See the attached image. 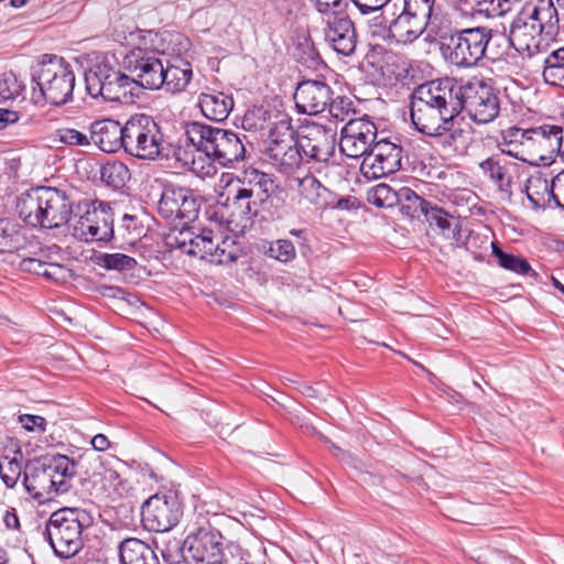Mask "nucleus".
Wrapping results in <instances>:
<instances>
[{"instance_id":"1","label":"nucleus","mask_w":564,"mask_h":564,"mask_svg":"<svg viewBox=\"0 0 564 564\" xmlns=\"http://www.w3.org/2000/svg\"><path fill=\"white\" fill-rule=\"evenodd\" d=\"M558 13L552 0L529 2L510 25L509 36L496 33V46L501 51L513 47L529 56L545 52L558 34Z\"/></svg>"},{"instance_id":"2","label":"nucleus","mask_w":564,"mask_h":564,"mask_svg":"<svg viewBox=\"0 0 564 564\" xmlns=\"http://www.w3.org/2000/svg\"><path fill=\"white\" fill-rule=\"evenodd\" d=\"M458 97L455 82L445 77L419 85L410 97V117L417 132H435L458 116Z\"/></svg>"},{"instance_id":"3","label":"nucleus","mask_w":564,"mask_h":564,"mask_svg":"<svg viewBox=\"0 0 564 564\" xmlns=\"http://www.w3.org/2000/svg\"><path fill=\"white\" fill-rule=\"evenodd\" d=\"M496 33L488 26L454 29L440 36L443 59L457 69H469L484 58L499 59L505 55L496 46Z\"/></svg>"},{"instance_id":"4","label":"nucleus","mask_w":564,"mask_h":564,"mask_svg":"<svg viewBox=\"0 0 564 564\" xmlns=\"http://www.w3.org/2000/svg\"><path fill=\"white\" fill-rule=\"evenodd\" d=\"M74 206L75 203L66 191L37 186L21 194L17 210L26 225L53 229L70 221Z\"/></svg>"},{"instance_id":"5","label":"nucleus","mask_w":564,"mask_h":564,"mask_svg":"<svg viewBox=\"0 0 564 564\" xmlns=\"http://www.w3.org/2000/svg\"><path fill=\"white\" fill-rule=\"evenodd\" d=\"M185 135L197 151L223 167H231L246 158V134L192 121L185 127Z\"/></svg>"},{"instance_id":"6","label":"nucleus","mask_w":564,"mask_h":564,"mask_svg":"<svg viewBox=\"0 0 564 564\" xmlns=\"http://www.w3.org/2000/svg\"><path fill=\"white\" fill-rule=\"evenodd\" d=\"M93 523V516L85 509L62 508L51 514L44 534L56 556L70 558L83 549V531Z\"/></svg>"},{"instance_id":"7","label":"nucleus","mask_w":564,"mask_h":564,"mask_svg":"<svg viewBox=\"0 0 564 564\" xmlns=\"http://www.w3.org/2000/svg\"><path fill=\"white\" fill-rule=\"evenodd\" d=\"M31 76L48 104L64 106L73 100L76 77L65 58L54 54L42 55L32 66Z\"/></svg>"},{"instance_id":"8","label":"nucleus","mask_w":564,"mask_h":564,"mask_svg":"<svg viewBox=\"0 0 564 564\" xmlns=\"http://www.w3.org/2000/svg\"><path fill=\"white\" fill-rule=\"evenodd\" d=\"M123 151L130 156L154 161L166 155L170 142L161 124L145 113L131 116L123 124Z\"/></svg>"},{"instance_id":"9","label":"nucleus","mask_w":564,"mask_h":564,"mask_svg":"<svg viewBox=\"0 0 564 564\" xmlns=\"http://www.w3.org/2000/svg\"><path fill=\"white\" fill-rule=\"evenodd\" d=\"M510 138L506 144L520 143L530 159L521 158L522 161L531 164L542 163L547 165L560 154L563 145L564 128L556 123H543L540 126L522 129L511 127L507 130Z\"/></svg>"},{"instance_id":"10","label":"nucleus","mask_w":564,"mask_h":564,"mask_svg":"<svg viewBox=\"0 0 564 564\" xmlns=\"http://www.w3.org/2000/svg\"><path fill=\"white\" fill-rule=\"evenodd\" d=\"M88 95L109 102L126 104L134 95L135 83L108 63H98L85 73Z\"/></svg>"},{"instance_id":"11","label":"nucleus","mask_w":564,"mask_h":564,"mask_svg":"<svg viewBox=\"0 0 564 564\" xmlns=\"http://www.w3.org/2000/svg\"><path fill=\"white\" fill-rule=\"evenodd\" d=\"M224 536L205 517H199L183 543L184 557L193 564L225 563Z\"/></svg>"},{"instance_id":"12","label":"nucleus","mask_w":564,"mask_h":564,"mask_svg":"<svg viewBox=\"0 0 564 564\" xmlns=\"http://www.w3.org/2000/svg\"><path fill=\"white\" fill-rule=\"evenodd\" d=\"M79 218L72 225V235L83 241L110 243L113 238V213L108 203L82 200L76 205Z\"/></svg>"},{"instance_id":"13","label":"nucleus","mask_w":564,"mask_h":564,"mask_svg":"<svg viewBox=\"0 0 564 564\" xmlns=\"http://www.w3.org/2000/svg\"><path fill=\"white\" fill-rule=\"evenodd\" d=\"M458 97V115L466 110L469 118L477 123L494 121L500 111L498 91L484 80L468 82L465 85L455 83Z\"/></svg>"},{"instance_id":"14","label":"nucleus","mask_w":564,"mask_h":564,"mask_svg":"<svg viewBox=\"0 0 564 564\" xmlns=\"http://www.w3.org/2000/svg\"><path fill=\"white\" fill-rule=\"evenodd\" d=\"M68 462L59 458V454L44 456L28 466L23 484L28 492L39 501H50L65 494L64 485L54 481V470L67 473Z\"/></svg>"},{"instance_id":"15","label":"nucleus","mask_w":564,"mask_h":564,"mask_svg":"<svg viewBox=\"0 0 564 564\" xmlns=\"http://www.w3.org/2000/svg\"><path fill=\"white\" fill-rule=\"evenodd\" d=\"M183 516L182 503L174 492L155 494L141 507V521L148 531L167 532Z\"/></svg>"},{"instance_id":"16","label":"nucleus","mask_w":564,"mask_h":564,"mask_svg":"<svg viewBox=\"0 0 564 564\" xmlns=\"http://www.w3.org/2000/svg\"><path fill=\"white\" fill-rule=\"evenodd\" d=\"M123 67L132 76L135 83V89H160L163 86L161 82L163 63L156 56V52L142 47H134L123 57Z\"/></svg>"},{"instance_id":"17","label":"nucleus","mask_w":564,"mask_h":564,"mask_svg":"<svg viewBox=\"0 0 564 564\" xmlns=\"http://www.w3.org/2000/svg\"><path fill=\"white\" fill-rule=\"evenodd\" d=\"M200 199L193 189L172 184L165 185L158 202V213L167 220H184L185 224L196 219Z\"/></svg>"},{"instance_id":"18","label":"nucleus","mask_w":564,"mask_h":564,"mask_svg":"<svg viewBox=\"0 0 564 564\" xmlns=\"http://www.w3.org/2000/svg\"><path fill=\"white\" fill-rule=\"evenodd\" d=\"M299 147L303 158L318 164L316 171L321 173L335 154L336 133L333 129L318 123L307 124L302 129Z\"/></svg>"},{"instance_id":"19","label":"nucleus","mask_w":564,"mask_h":564,"mask_svg":"<svg viewBox=\"0 0 564 564\" xmlns=\"http://www.w3.org/2000/svg\"><path fill=\"white\" fill-rule=\"evenodd\" d=\"M377 127L368 118L349 119L341 129L340 151L348 158H365L375 145Z\"/></svg>"},{"instance_id":"20","label":"nucleus","mask_w":564,"mask_h":564,"mask_svg":"<svg viewBox=\"0 0 564 564\" xmlns=\"http://www.w3.org/2000/svg\"><path fill=\"white\" fill-rule=\"evenodd\" d=\"M402 147L387 139L379 140L364 158L361 171L368 178H380L401 169Z\"/></svg>"},{"instance_id":"21","label":"nucleus","mask_w":564,"mask_h":564,"mask_svg":"<svg viewBox=\"0 0 564 564\" xmlns=\"http://www.w3.org/2000/svg\"><path fill=\"white\" fill-rule=\"evenodd\" d=\"M506 154L518 158L512 150L502 149L501 153L492 154L479 163L484 176L488 178L507 198L512 197V184L519 172V164L506 158Z\"/></svg>"},{"instance_id":"22","label":"nucleus","mask_w":564,"mask_h":564,"mask_svg":"<svg viewBox=\"0 0 564 564\" xmlns=\"http://www.w3.org/2000/svg\"><path fill=\"white\" fill-rule=\"evenodd\" d=\"M268 116L269 112L261 108L248 112L242 119V128L245 130H268L267 145L299 137L292 126V119L288 115H278L274 121H270Z\"/></svg>"},{"instance_id":"23","label":"nucleus","mask_w":564,"mask_h":564,"mask_svg":"<svg viewBox=\"0 0 564 564\" xmlns=\"http://www.w3.org/2000/svg\"><path fill=\"white\" fill-rule=\"evenodd\" d=\"M335 95L333 87L321 79H304L297 84L294 100L299 112L318 115L326 110Z\"/></svg>"},{"instance_id":"24","label":"nucleus","mask_w":564,"mask_h":564,"mask_svg":"<svg viewBox=\"0 0 564 564\" xmlns=\"http://www.w3.org/2000/svg\"><path fill=\"white\" fill-rule=\"evenodd\" d=\"M324 39L337 54L352 55L357 46L354 22L347 15L329 14L324 26Z\"/></svg>"},{"instance_id":"25","label":"nucleus","mask_w":564,"mask_h":564,"mask_svg":"<svg viewBox=\"0 0 564 564\" xmlns=\"http://www.w3.org/2000/svg\"><path fill=\"white\" fill-rule=\"evenodd\" d=\"M237 186L246 188L252 199L262 205L263 200L272 196L278 188V178L270 173L260 171L256 167L245 169L236 180H231Z\"/></svg>"},{"instance_id":"26","label":"nucleus","mask_w":564,"mask_h":564,"mask_svg":"<svg viewBox=\"0 0 564 564\" xmlns=\"http://www.w3.org/2000/svg\"><path fill=\"white\" fill-rule=\"evenodd\" d=\"M90 143L93 142L106 153L123 150V126L113 119L95 120L89 127Z\"/></svg>"},{"instance_id":"27","label":"nucleus","mask_w":564,"mask_h":564,"mask_svg":"<svg viewBox=\"0 0 564 564\" xmlns=\"http://www.w3.org/2000/svg\"><path fill=\"white\" fill-rule=\"evenodd\" d=\"M299 144L300 135L290 141L267 145L265 153L280 172L289 174L297 169L303 160Z\"/></svg>"},{"instance_id":"28","label":"nucleus","mask_w":564,"mask_h":564,"mask_svg":"<svg viewBox=\"0 0 564 564\" xmlns=\"http://www.w3.org/2000/svg\"><path fill=\"white\" fill-rule=\"evenodd\" d=\"M456 118H449L448 122H444L443 127L435 132H431L427 137L451 153L464 154L470 143L469 132L459 126H455Z\"/></svg>"},{"instance_id":"29","label":"nucleus","mask_w":564,"mask_h":564,"mask_svg":"<svg viewBox=\"0 0 564 564\" xmlns=\"http://www.w3.org/2000/svg\"><path fill=\"white\" fill-rule=\"evenodd\" d=\"M234 98L230 94L210 89L198 97L202 113L212 121H224L234 109Z\"/></svg>"},{"instance_id":"30","label":"nucleus","mask_w":564,"mask_h":564,"mask_svg":"<svg viewBox=\"0 0 564 564\" xmlns=\"http://www.w3.org/2000/svg\"><path fill=\"white\" fill-rule=\"evenodd\" d=\"M251 193H247L246 188H241L230 181L227 183L226 192L221 197L226 196L225 206L231 208L232 214L248 220L254 218L261 210V205L252 199Z\"/></svg>"},{"instance_id":"31","label":"nucleus","mask_w":564,"mask_h":564,"mask_svg":"<svg viewBox=\"0 0 564 564\" xmlns=\"http://www.w3.org/2000/svg\"><path fill=\"white\" fill-rule=\"evenodd\" d=\"M429 24L402 11L388 26V36L397 43L410 44L419 39Z\"/></svg>"},{"instance_id":"32","label":"nucleus","mask_w":564,"mask_h":564,"mask_svg":"<svg viewBox=\"0 0 564 564\" xmlns=\"http://www.w3.org/2000/svg\"><path fill=\"white\" fill-rule=\"evenodd\" d=\"M120 564H161L156 553L145 542L128 538L118 545Z\"/></svg>"},{"instance_id":"33","label":"nucleus","mask_w":564,"mask_h":564,"mask_svg":"<svg viewBox=\"0 0 564 564\" xmlns=\"http://www.w3.org/2000/svg\"><path fill=\"white\" fill-rule=\"evenodd\" d=\"M297 189L301 198L318 209H326L333 204V192L312 175L299 178Z\"/></svg>"},{"instance_id":"34","label":"nucleus","mask_w":564,"mask_h":564,"mask_svg":"<svg viewBox=\"0 0 564 564\" xmlns=\"http://www.w3.org/2000/svg\"><path fill=\"white\" fill-rule=\"evenodd\" d=\"M143 227L135 216L124 214L117 228H113V238L110 243L113 248L128 250L133 248L141 239Z\"/></svg>"},{"instance_id":"35","label":"nucleus","mask_w":564,"mask_h":564,"mask_svg":"<svg viewBox=\"0 0 564 564\" xmlns=\"http://www.w3.org/2000/svg\"><path fill=\"white\" fill-rule=\"evenodd\" d=\"M177 63L178 64H167L162 68V88L172 94L185 90L193 75V70L188 62L178 59Z\"/></svg>"},{"instance_id":"36","label":"nucleus","mask_w":564,"mask_h":564,"mask_svg":"<svg viewBox=\"0 0 564 564\" xmlns=\"http://www.w3.org/2000/svg\"><path fill=\"white\" fill-rule=\"evenodd\" d=\"M492 254L497 258L498 264L513 273L538 279L539 274L531 268L530 263L521 256L503 251L497 242H491Z\"/></svg>"},{"instance_id":"37","label":"nucleus","mask_w":564,"mask_h":564,"mask_svg":"<svg viewBox=\"0 0 564 564\" xmlns=\"http://www.w3.org/2000/svg\"><path fill=\"white\" fill-rule=\"evenodd\" d=\"M130 177L128 166L120 161L107 162L100 167L101 181L115 191L124 188Z\"/></svg>"},{"instance_id":"38","label":"nucleus","mask_w":564,"mask_h":564,"mask_svg":"<svg viewBox=\"0 0 564 564\" xmlns=\"http://www.w3.org/2000/svg\"><path fill=\"white\" fill-rule=\"evenodd\" d=\"M424 216L427 221L435 224L442 230L444 236L459 242L460 225L458 220L448 216L442 208L435 205H431Z\"/></svg>"},{"instance_id":"39","label":"nucleus","mask_w":564,"mask_h":564,"mask_svg":"<svg viewBox=\"0 0 564 564\" xmlns=\"http://www.w3.org/2000/svg\"><path fill=\"white\" fill-rule=\"evenodd\" d=\"M524 191L534 208L544 207L551 199L549 180L541 173L528 178Z\"/></svg>"},{"instance_id":"40","label":"nucleus","mask_w":564,"mask_h":564,"mask_svg":"<svg viewBox=\"0 0 564 564\" xmlns=\"http://www.w3.org/2000/svg\"><path fill=\"white\" fill-rule=\"evenodd\" d=\"M400 210L403 215L410 218H416L420 215H425L431 203L419 196L414 191L403 187L399 191Z\"/></svg>"},{"instance_id":"41","label":"nucleus","mask_w":564,"mask_h":564,"mask_svg":"<svg viewBox=\"0 0 564 564\" xmlns=\"http://www.w3.org/2000/svg\"><path fill=\"white\" fill-rule=\"evenodd\" d=\"M25 237L9 219H0V253L14 252L24 247Z\"/></svg>"},{"instance_id":"42","label":"nucleus","mask_w":564,"mask_h":564,"mask_svg":"<svg viewBox=\"0 0 564 564\" xmlns=\"http://www.w3.org/2000/svg\"><path fill=\"white\" fill-rule=\"evenodd\" d=\"M95 263L105 270L118 272L132 271L138 264L133 257L120 252H100L95 256Z\"/></svg>"},{"instance_id":"43","label":"nucleus","mask_w":564,"mask_h":564,"mask_svg":"<svg viewBox=\"0 0 564 564\" xmlns=\"http://www.w3.org/2000/svg\"><path fill=\"white\" fill-rule=\"evenodd\" d=\"M367 200L378 208H390L398 205L399 192H395L388 184L381 183L368 192Z\"/></svg>"},{"instance_id":"44","label":"nucleus","mask_w":564,"mask_h":564,"mask_svg":"<svg viewBox=\"0 0 564 564\" xmlns=\"http://www.w3.org/2000/svg\"><path fill=\"white\" fill-rule=\"evenodd\" d=\"M293 55L297 62L308 68H316L323 63L311 39H305L303 42L299 43L294 48Z\"/></svg>"},{"instance_id":"45","label":"nucleus","mask_w":564,"mask_h":564,"mask_svg":"<svg viewBox=\"0 0 564 564\" xmlns=\"http://www.w3.org/2000/svg\"><path fill=\"white\" fill-rule=\"evenodd\" d=\"M24 89V85L13 72H4L0 75V101L18 98Z\"/></svg>"},{"instance_id":"46","label":"nucleus","mask_w":564,"mask_h":564,"mask_svg":"<svg viewBox=\"0 0 564 564\" xmlns=\"http://www.w3.org/2000/svg\"><path fill=\"white\" fill-rule=\"evenodd\" d=\"M326 110H328L329 115L339 121H345L352 119L351 116L355 115V106L354 101L347 96H333V100L327 106Z\"/></svg>"},{"instance_id":"47","label":"nucleus","mask_w":564,"mask_h":564,"mask_svg":"<svg viewBox=\"0 0 564 564\" xmlns=\"http://www.w3.org/2000/svg\"><path fill=\"white\" fill-rule=\"evenodd\" d=\"M55 140L68 147H88L90 132L85 133L75 128H59L55 132Z\"/></svg>"},{"instance_id":"48","label":"nucleus","mask_w":564,"mask_h":564,"mask_svg":"<svg viewBox=\"0 0 564 564\" xmlns=\"http://www.w3.org/2000/svg\"><path fill=\"white\" fill-rule=\"evenodd\" d=\"M195 234L194 228L184 226L181 229L172 230L166 236L165 242L170 248L181 250L187 254Z\"/></svg>"},{"instance_id":"49","label":"nucleus","mask_w":564,"mask_h":564,"mask_svg":"<svg viewBox=\"0 0 564 564\" xmlns=\"http://www.w3.org/2000/svg\"><path fill=\"white\" fill-rule=\"evenodd\" d=\"M285 196L284 188L278 183L273 195L262 202L261 209L268 212L272 219H281L285 214Z\"/></svg>"},{"instance_id":"50","label":"nucleus","mask_w":564,"mask_h":564,"mask_svg":"<svg viewBox=\"0 0 564 564\" xmlns=\"http://www.w3.org/2000/svg\"><path fill=\"white\" fill-rule=\"evenodd\" d=\"M265 253L280 262L288 263L295 259L296 250L292 241L288 239H278L270 243Z\"/></svg>"},{"instance_id":"51","label":"nucleus","mask_w":564,"mask_h":564,"mask_svg":"<svg viewBox=\"0 0 564 564\" xmlns=\"http://www.w3.org/2000/svg\"><path fill=\"white\" fill-rule=\"evenodd\" d=\"M235 241L231 239H223L215 246L214 254L210 258V263L214 264H228L238 259Z\"/></svg>"},{"instance_id":"52","label":"nucleus","mask_w":564,"mask_h":564,"mask_svg":"<svg viewBox=\"0 0 564 564\" xmlns=\"http://www.w3.org/2000/svg\"><path fill=\"white\" fill-rule=\"evenodd\" d=\"M22 473L21 463L17 458L4 457L0 462V477L8 488H13Z\"/></svg>"},{"instance_id":"53","label":"nucleus","mask_w":564,"mask_h":564,"mask_svg":"<svg viewBox=\"0 0 564 564\" xmlns=\"http://www.w3.org/2000/svg\"><path fill=\"white\" fill-rule=\"evenodd\" d=\"M434 2L435 0H403L402 11L429 24Z\"/></svg>"},{"instance_id":"54","label":"nucleus","mask_w":564,"mask_h":564,"mask_svg":"<svg viewBox=\"0 0 564 564\" xmlns=\"http://www.w3.org/2000/svg\"><path fill=\"white\" fill-rule=\"evenodd\" d=\"M265 2L276 17L289 21L296 15L303 0H265Z\"/></svg>"},{"instance_id":"55","label":"nucleus","mask_w":564,"mask_h":564,"mask_svg":"<svg viewBox=\"0 0 564 564\" xmlns=\"http://www.w3.org/2000/svg\"><path fill=\"white\" fill-rule=\"evenodd\" d=\"M20 267L23 271L30 272L36 275H42L47 279H52L54 276V272L52 270H56L57 267L53 264H48L39 259L34 258H25L21 261Z\"/></svg>"},{"instance_id":"56","label":"nucleus","mask_w":564,"mask_h":564,"mask_svg":"<svg viewBox=\"0 0 564 564\" xmlns=\"http://www.w3.org/2000/svg\"><path fill=\"white\" fill-rule=\"evenodd\" d=\"M223 564H253L251 554L239 543L230 542L227 544V553L225 554V563Z\"/></svg>"},{"instance_id":"57","label":"nucleus","mask_w":564,"mask_h":564,"mask_svg":"<svg viewBox=\"0 0 564 564\" xmlns=\"http://www.w3.org/2000/svg\"><path fill=\"white\" fill-rule=\"evenodd\" d=\"M59 458L62 459H65L66 462H68L67 466V475H66V471L64 473L62 470V473H59V470H54L55 473L54 474V481L55 482H63V487L65 489V494L68 492V490L70 489V485H69V481L75 477L76 475V466H77V463L67 457L66 455H61L59 454Z\"/></svg>"},{"instance_id":"58","label":"nucleus","mask_w":564,"mask_h":564,"mask_svg":"<svg viewBox=\"0 0 564 564\" xmlns=\"http://www.w3.org/2000/svg\"><path fill=\"white\" fill-rule=\"evenodd\" d=\"M316 10L322 14H338L347 6L348 0H312Z\"/></svg>"},{"instance_id":"59","label":"nucleus","mask_w":564,"mask_h":564,"mask_svg":"<svg viewBox=\"0 0 564 564\" xmlns=\"http://www.w3.org/2000/svg\"><path fill=\"white\" fill-rule=\"evenodd\" d=\"M550 195L557 207L564 208V172L550 182Z\"/></svg>"},{"instance_id":"60","label":"nucleus","mask_w":564,"mask_h":564,"mask_svg":"<svg viewBox=\"0 0 564 564\" xmlns=\"http://www.w3.org/2000/svg\"><path fill=\"white\" fill-rule=\"evenodd\" d=\"M362 15L379 12L390 0H350Z\"/></svg>"},{"instance_id":"61","label":"nucleus","mask_w":564,"mask_h":564,"mask_svg":"<svg viewBox=\"0 0 564 564\" xmlns=\"http://www.w3.org/2000/svg\"><path fill=\"white\" fill-rule=\"evenodd\" d=\"M19 422L26 431H35L36 429L40 432L45 431L46 421L43 416L33 415V414H22L19 416Z\"/></svg>"},{"instance_id":"62","label":"nucleus","mask_w":564,"mask_h":564,"mask_svg":"<svg viewBox=\"0 0 564 564\" xmlns=\"http://www.w3.org/2000/svg\"><path fill=\"white\" fill-rule=\"evenodd\" d=\"M543 78L547 84L561 85L564 80V67L561 66H547L544 64Z\"/></svg>"},{"instance_id":"63","label":"nucleus","mask_w":564,"mask_h":564,"mask_svg":"<svg viewBox=\"0 0 564 564\" xmlns=\"http://www.w3.org/2000/svg\"><path fill=\"white\" fill-rule=\"evenodd\" d=\"M0 517L7 529L18 530L20 528V521L14 508L6 506L0 507Z\"/></svg>"},{"instance_id":"64","label":"nucleus","mask_w":564,"mask_h":564,"mask_svg":"<svg viewBox=\"0 0 564 564\" xmlns=\"http://www.w3.org/2000/svg\"><path fill=\"white\" fill-rule=\"evenodd\" d=\"M205 243L203 246V249H199L202 251V260L210 262V258L214 254L215 246L218 245V241H215V236L212 229H205Z\"/></svg>"}]
</instances>
